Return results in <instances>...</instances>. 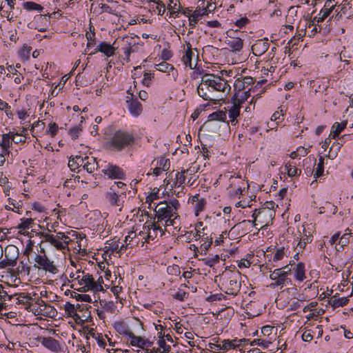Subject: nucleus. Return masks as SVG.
<instances>
[{
  "instance_id": "0e129e2a",
  "label": "nucleus",
  "mask_w": 353,
  "mask_h": 353,
  "mask_svg": "<svg viewBox=\"0 0 353 353\" xmlns=\"http://www.w3.org/2000/svg\"><path fill=\"white\" fill-rule=\"evenodd\" d=\"M17 114L21 121L26 120L30 116V112L26 109L18 110Z\"/></svg>"
},
{
  "instance_id": "6ab92c4d",
  "label": "nucleus",
  "mask_w": 353,
  "mask_h": 353,
  "mask_svg": "<svg viewBox=\"0 0 353 353\" xmlns=\"http://www.w3.org/2000/svg\"><path fill=\"white\" fill-rule=\"evenodd\" d=\"M41 343L46 348L54 352H58L61 349L60 343L52 337H43Z\"/></svg>"
},
{
  "instance_id": "2eb2a0df",
  "label": "nucleus",
  "mask_w": 353,
  "mask_h": 353,
  "mask_svg": "<svg viewBox=\"0 0 353 353\" xmlns=\"http://www.w3.org/2000/svg\"><path fill=\"white\" fill-rule=\"evenodd\" d=\"M336 3H333V0H327L325 3L324 7L314 18L317 23L323 22L332 12Z\"/></svg>"
},
{
  "instance_id": "f03ea898",
  "label": "nucleus",
  "mask_w": 353,
  "mask_h": 353,
  "mask_svg": "<svg viewBox=\"0 0 353 353\" xmlns=\"http://www.w3.org/2000/svg\"><path fill=\"white\" fill-rule=\"evenodd\" d=\"M180 206L179 201L175 198L160 201L154 208L157 223L164 221L165 227L173 226L176 229L179 228L181 221L177 211Z\"/></svg>"
},
{
  "instance_id": "864d4df0",
  "label": "nucleus",
  "mask_w": 353,
  "mask_h": 353,
  "mask_svg": "<svg viewBox=\"0 0 353 353\" xmlns=\"http://www.w3.org/2000/svg\"><path fill=\"white\" fill-rule=\"evenodd\" d=\"M204 264L208 267H213L214 265L219 263V255H214L212 257L207 258L203 259Z\"/></svg>"
},
{
  "instance_id": "bf43d9fd",
  "label": "nucleus",
  "mask_w": 353,
  "mask_h": 353,
  "mask_svg": "<svg viewBox=\"0 0 353 353\" xmlns=\"http://www.w3.org/2000/svg\"><path fill=\"white\" fill-rule=\"evenodd\" d=\"M154 78L153 74L150 72H145L142 80V83L148 87L150 85L152 79Z\"/></svg>"
},
{
  "instance_id": "473e14b6",
  "label": "nucleus",
  "mask_w": 353,
  "mask_h": 353,
  "mask_svg": "<svg viewBox=\"0 0 353 353\" xmlns=\"http://www.w3.org/2000/svg\"><path fill=\"white\" fill-rule=\"evenodd\" d=\"M157 334L159 338L157 341L159 349H160L163 353H168L171 350L170 345L166 344L165 339H164L163 334L161 332H158Z\"/></svg>"
},
{
  "instance_id": "ddd939ff",
  "label": "nucleus",
  "mask_w": 353,
  "mask_h": 353,
  "mask_svg": "<svg viewBox=\"0 0 353 353\" xmlns=\"http://www.w3.org/2000/svg\"><path fill=\"white\" fill-rule=\"evenodd\" d=\"M241 341L242 340L237 339H218L216 343H210V345L211 348H215L216 350L228 351L240 346Z\"/></svg>"
},
{
  "instance_id": "f8f14e48",
  "label": "nucleus",
  "mask_w": 353,
  "mask_h": 353,
  "mask_svg": "<svg viewBox=\"0 0 353 353\" xmlns=\"http://www.w3.org/2000/svg\"><path fill=\"white\" fill-rule=\"evenodd\" d=\"M237 30H229L227 35L230 38L225 43L230 48L231 51L234 53L240 52L243 47V40L240 37L236 36Z\"/></svg>"
},
{
  "instance_id": "a211bd4d",
  "label": "nucleus",
  "mask_w": 353,
  "mask_h": 353,
  "mask_svg": "<svg viewBox=\"0 0 353 353\" xmlns=\"http://www.w3.org/2000/svg\"><path fill=\"white\" fill-rule=\"evenodd\" d=\"M127 108L130 112V113L133 117H138L142 112V105L137 100V99H130L126 100Z\"/></svg>"
},
{
  "instance_id": "5fc2aeb1",
  "label": "nucleus",
  "mask_w": 353,
  "mask_h": 353,
  "mask_svg": "<svg viewBox=\"0 0 353 353\" xmlns=\"http://www.w3.org/2000/svg\"><path fill=\"white\" fill-rule=\"evenodd\" d=\"M270 344V342L261 339H254L251 343V345H259L263 348H268Z\"/></svg>"
},
{
  "instance_id": "a18cd8bd",
  "label": "nucleus",
  "mask_w": 353,
  "mask_h": 353,
  "mask_svg": "<svg viewBox=\"0 0 353 353\" xmlns=\"http://www.w3.org/2000/svg\"><path fill=\"white\" fill-rule=\"evenodd\" d=\"M103 310L107 312L114 313L116 309L114 303L112 301H103L100 302Z\"/></svg>"
},
{
  "instance_id": "72a5a7b5",
  "label": "nucleus",
  "mask_w": 353,
  "mask_h": 353,
  "mask_svg": "<svg viewBox=\"0 0 353 353\" xmlns=\"http://www.w3.org/2000/svg\"><path fill=\"white\" fill-rule=\"evenodd\" d=\"M23 8L28 11H37L41 12L43 7L33 1H26L23 3Z\"/></svg>"
},
{
  "instance_id": "b1692460",
  "label": "nucleus",
  "mask_w": 353,
  "mask_h": 353,
  "mask_svg": "<svg viewBox=\"0 0 353 353\" xmlns=\"http://www.w3.org/2000/svg\"><path fill=\"white\" fill-rule=\"evenodd\" d=\"M193 57H194V53L192 48V46L190 43H188L187 49L181 58V61L186 67H188L191 70L195 68V67H193V64L192 63Z\"/></svg>"
},
{
  "instance_id": "8fccbe9b",
  "label": "nucleus",
  "mask_w": 353,
  "mask_h": 353,
  "mask_svg": "<svg viewBox=\"0 0 353 353\" xmlns=\"http://www.w3.org/2000/svg\"><path fill=\"white\" fill-rule=\"evenodd\" d=\"M286 255V252L284 247H281L279 249H277L276 251L274 253L272 261L273 262H277L281 261L284 258Z\"/></svg>"
},
{
  "instance_id": "c85d7f7f",
  "label": "nucleus",
  "mask_w": 353,
  "mask_h": 353,
  "mask_svg": "<svg viewBox=\"0 0 353 353\" xmlns=\"http://www.w3.org/2000/svg\"><path fill=\"white\" fill-rule=\"evenodd\" d=\"M205 14H208L206 8L196 10L189 17V26L190 28H194L200 17Z\"/></svg>"
},
{
  "instance_id": "c756f323",
  "label": "nucleus",
  "mask_w": 353,
  "mask_h": 353,
  "mask_svg": "<svg viewBox=\"0 0 353 353\" xmlns=\"http://www.w3.org/2000/svg\"><path fill=\"white\" fill-rule=\"evenodd\" d=\"M339 6L341 7V10L338 14L340 17L345 16L346 17H350L353 15V9L347 1H344Z\"/></svg>"
},
{
  "instance_id": "09e8293b",
  "label": "nucleus",
  "mask_w": 353,
  "mask_h": 353,
  "mask_svg": "<svg viewBox=\"0 0 353 353\" xmlns=\"http://www.w3.org/2000/svg\"><path fill=\"white\" fill-rule=\"evenodd\" d=\"M206 203V200L203 198H201L199 201L196 202L194 205V212L196 216H198L201 212L204 210Z\"/></svg>"
},
{
  "instance_id": "69168bd1",
  "label": "nucleus",
  "mask_w": 353,
  "mask_h": 353,
  "mask_svg": "<svg viewBox=\"0 0 353 353\" xmlns=\"http://www.w3.org/2000/svg\"><path fill=\"white\" fill-rule=\"evenodd\" d=\"M205 240L204 242L201 244V249L203 251L206 252L210 248L212 243V239L211 238L210 239H208V237L207 236L205 238Z\"/></svg>"
},
{
  "instance_id": "79ce46f5",
  "label": "nucleus",
  "mask_w": 353,
  "mask_h": 353,
  "mask_svg": "<svg viewBox=\"0 0 353 353\" xmlns=\"http://www.w3.org/2000/svg\"><path fill=\"white\" fill-rule=\"evenodd\" d=\"M12 134L10 133L3 134L2 135L1 141H0V146H2V148H8L10 150V147L12 144V141L11 140Z\"/></svg>"
},
{
  "instance_id": "393cba45",
  "label": "nucleus",
  "mask_w": 353,
  "mask_h": 353,
  "mask_svg": "<svg viewBox=\"0 0 353 353\" xmlns=\"http://www.w3.org/2000/svg\"><path fill=\"white\" fill-rule=\"evenodd\" d=\"M101 52L107 57H110L114 54L115 48L109 43L102 41L98 45L97 49L95 50V52Z\"/></svg>"
},
{
  "instance_id": "f257e3e1",
  "label": "nucleus",
  "mask_w": 353,
  "mask_h": 353,
  "mask_svg": "<svg viewBox=\"0 0 353 353\" xmlns=\"http://www.w3.org/2000/svg\"><path fill=\"white\" fill-rule=\"evenodd\" d=\"M230 91L227 81L213 74H205L197 87L200 97L205 101H216L223 99Z\"/></svg>"
},
{
  "instance_id": "dca6fc26",
  "label": "nucleus",
  "mask_w": 353,
  "mask_h": 353,
  "mask_svg": "<svg viewBox=\"0 0 353 353\" xmlns=\"http://www.w3.org/2000/svg\"><path fill=\"white\" fill-rule=\"evenodd\" d=\"M264 214L265 216L269 215L270 216H272V212L270 210H260V209H255L253 212V214H252V217L253 219L252 221L250 220H243V221L240 222L236 225H244L246 226L248 225H252V227H254L256 225V221L259 217L261 216V215Z\"/></svg>"
},
{
  "instance_id": "4c0bfd02",
  "label": "nucleus",
  "mask_w": 353,
  "mask_h": 353,
  "mask_svg": "<svg viewBox=\"0 0 353 353\" xmlns=\"http://www.w3.org/2000/svg\"><path fill=\"white\" fill-rule=\"evenodd\" d=\"M26 132H27L26 128H23L22 130V132L21 134H19L17 132L14 133V132H10V133H11V134H12V136H10L11 140L14 143H20L25 142L26 138L25 135H23V133H26Z\"/></svg>"
},
{
  "instance_id": "a878e982",
  "label": "nucleus",
  "mask_w": 353,
  "mask_h": 353,
  "mask_svg": "<svg viewBox=\"0 0 353 353\" xmlns=\"http://www.w3.org/2000/svg\"><path fill=\"white\" fill-rule=\"evenodd\" d=\"M294 277L299 282L303 281L305 279V266L302 262L298 263L294 268Z\"/></svg>"
},
{
  "instance_id": "f704fd0d",
  "label": "nucleus",
  "mask_w": 353,
  "mask_h": 353,
  "mask_svg": "<svg viewBox=\"0 0 353 353\" xmlns=\"http://www.w3.org/2000/svg\"><path fill=\"white\" fill-rule=\"evenodd\" d=\"M285 170L289 176L293 177L298 176L301 173V170L296 168L295 163L288 162L285 164Z\"/></svg>"
},
{
  "instance_id": "4468645a",
  "label": "nucleus",
  "mask_w": 353,
  "mask_h": 353,
  "mask_svg": "<svg viewBox=\"0 0 353 353\" xmlns=\"http://www.w3.org/2000/svg\"><path fill=\"white\" fill-rule=\"evenodd\" d=\"M347 124V121H343L341 123L335 122L331 129L330 137L332 139H338L339 141V144H343L345 141V138L350 137V134H344L341 137H339L341 132L346 128Z\"/></svg>"
},
{
  "instance_id": "6e6552de",
  "label": "nucleus",
  "mask_w": 353,
  "mask_h": 353,
  "mask_svg": "<svg viewBox=\"0 0 353 353\" xmlns=\"http://www.w3.org/2000/svg\"><path fill=\"white\" fill-rule=\"evenodd\" d=\"M34 261L35 262L34 267L39 270H43L52 274L58 272V268L54 265V261L46 256L43 248H41L40 254H35Z\"/></svg>"
},
{
  "instance_id": "c9c22d12",
  "label": "nucleus",
  "mask_w": 353,
  "mask_h": 353,
  "mask_svg": "<svg viewBox=\"0 0 353 353\" xmlns=\"http://www.w3.org/2000/svg\"><path fill=\"white\" fill-rule=\"evenodd\" d=\"M227 115L225 112L223 111H216L212 112L208 116V122L213 121H225L226 119Z\"/></svg>"
},
{
  "instance_id": "9b49d317",
  "label": "nucleus",
  "mask_w": 353,
  "mask_h": 353,
  "mask_svg": "<svg viewBox=\"0 0 353 353\" xmlns=\"http://www.w3.org/2000/svg\"><path fill=\"white\" fill-rule=\"evenodd\" d=\"M126 197L125 192H116L114 186H112L110 191L107 192L106 199L112 206L119 207L121 210L124 200Z\"/></svg>"
},
{
  "instance_id": "9d476101",
  "label": "nucleus",
  "mask_w": 353,
  "mask_h": 353,
  "mask_svg": "<svg viewBox=\"0 0 353 353\" xmlns=\"http://www.w3.org/2000/svg\"><path fill=\"white\" fill-rule=\"evenodd\" d=\"M18 258V249L14 246H10L5 250V259L0 261V269L7 267H14L17 265Z\"/></svg>"
},
{
  "instance_id": "bb28decb",
  "label": "nucleus",
  "mask_w": 353,
  "mask_h": 353,
  "mask_svg": "<svg viewBox=\"0 0 353 353\" xmlns=\"http://www.w3.org/2000/svg\"><path fill=\"white\" fill-rule=\"evenodd\" d=\"M113 327L119 334L128 337L132 332L128 324L123 321H115L113 324Z\"/></svg>"
},
{
  "instance_id": "052dcab7",
  "label": "nucleus",
  "mask_w": 353,
  "mask_h": 353,
  "mask_svg": "<svg viewBox=\"0 0 353 353\" xmlns=\"http://www.w3.org/2000/svg\"><path fill=\"white\" fill-rule=\"evenodd\" d=\"M81 129L79 125H76L70 130V134L72 139H77L81 133Z\"/></svg>"
},
{
  "instance_id": "cd10ccee",
  "label": "nucleus",
  "mask_w": 353,
  "mask_h": 353,
  "mask_svg": "<svg viewBox=\"0 0 353 353\" xmlns=\"http://www.w3.org/2000/svg\"><path fill=\"white\" fill-rule=\"evenodd\" d=\"M98 168H101V165L99 162L96 161L94 157L85 156V162L83 164V168L86 170L88 173H92Z\"/></svg>"
},
{
  "instance_id": "412c9836",
  "label": "nucleus",
  "mask_w": 353,
  "mask_h": 353,
  "mask_svg": "<svg viewBox=\"0 0 353 353\" xmlns=\"http://www.w3.org/2000/svg\"><path fill=\"white\" fill-rule=\"evenodd\" d=\"M232 105L228 107V117L231 124L235 125L238 123L237 117L240 115L241 105L239 104L238 101L235 102L232 101Z\"/></svg>"
},
{
  "instance_id": "49530a36",
  "label": "nucleus",
  "mask_w": 353,
  "mask_h": 353,
  "mask_svg": "<svg viewBox=\"0 0 353 353\" xmlns=\"http://www.w3.org/2000/svg\"><path fill=\"white\" fill-rule=\"evenodd\" d=\"M0 110L4 111L6 116L9 118H11L13 117V113L11 110V106L8 103L3 101L1 98H0Z\"/></svg>"
},
{
  "instance_id": "338daca9",
  "label": "nucleus",
  "mask_w": 353,
  "mask_h": 353,
  "mask_svg": "<svg viewBox=\"0 0 353 353\" xmlns=\"http://www.w3.org/2000/svg\"><path fill=\"white\" fill-rule=\"evenodd\" d=\"M167 270L170 274L178 275L180 274V268L176 265L168 267Z\"/></svg>"
},
{
  "instance_id": "423d86ee",
  "label": "nucleus",
  "mask_w": 353,
  "mask_h": 353,
  "mask_svg": "<svg viewBox=\"0 0 353 353\" xmlns=\"http://www.w3.org/2000/svg\"><path fill=\"white\" fill-rule=\"evenodd\" d=\"M241 274L236 271L231 273L228 277L224 276L221 283V290L226 294L236 296L240 291Z\"/></svg>"
},
{
  "instance_id": "6e6d98bb",
  "label": "nucleus",
  "mask_w": 353,
  "mask_h": 353,
  "mask_svg": "<svg viewBox=\"0 0 353 353\" xmlns=\"http://www.w3.org/2000/svg\"><path fill=\"white\" fill-rule=\"evenodd\" d=\"M188 296V293L179 289L174 295L173 297L179 301H183Z\"/></svg>"
},
{
  "instance_id": "e2e57ef3",
  "label": "nucleus",
  "mask_w": 353,
  "mask_h": 353,
  "mask_svg": "<svg viewBox=\"0 0 353 353\" xmlns=\"http://www.w3.org/2000/svg\"><path fill=\"white\" fill-rule=\"evenodd\" d=\"M250 22V20L246 17H241L239 19H237L234 22V25L237 26L239 28H242L245 27L248 23Z\"/></svg>"
},
{
  "instance_id": "4d7b16f0",
  "label": "nucleus",
  "mask_w": 353,
  "mask_h": 353,
  "mask_svg": "<svg viewBox=\"0 0 353 353\" xmlns=\"http://www.w3.org/2000/svg\"><path fill=\"white\" fill-rule=\"evenodd\" d=\"M123 53L125 56V59L127 61H130V54L134 52L135 50L133 48V47L131 46V43L128 42V46L123 48Z\"/></svg>"
},
{
  "instance_id": "37998d69",
  "label": "nucleus",
  "mask_w": 353,
  "mask_h": 353,
  "mask_svg": "<svg viewBox=\"0 0 353 353\" xmlns=\"http://www.w3.org/2000/svg\"><path fill=\"white\" fill-rule=\"evenodd\" d=\"M33 219L32 218H23L21 223L17 226V228L21 230H26L32 228Z\"/></svg>"
},
{
  "instance_id": "3c124183",
  "label": "nucleus",
  "mask_w": 353,
  "mask_h": 353,
  "mask_svg": "<svg viewBox=\"0 0 353 353\" xmlns=\"http://www.w3.org/2000/svg\"><path fill=\"white\" fill-rule=\"evenodd\" d=\"M159 190L157 188H154L153 190L146 197V203H149V205L151 206L152 203L158 199H159Z\"/></svg>"
},
{
  "instance_id": "c03bdc74",
  "label": "nucleus",
  "mask_w": 353,
  "mask_h": 353,
  "mask_svg": "<svg viewBox=\"0 0 353 353\" xmlns=\"http://www.w3.org/2000/svg\"><path fill=\"white\" fill-rule=\"evenodd\" d=\"M65 311L70 315L73 316L76 320L81 319L80 314H77V309L74 304L67 302L64 305Z\"/></svg>"
},
{
  "instance_id": "ea45409f",
  "label": "nucleus",
  "mask_w": 353,
  "mask_h": 353,
  "mask_svg": "<svg viewBox=\"0 0 353 353\" xmlns=\"http://www.w3.org/2000/svg\"><path fill=\"white\" fill-rule=\"evenodd\" d=\"M72 298L76 299L77 301L91 303L92 298L90 295L85 294H79L77 292H72L71 293Z\"/></svg>"
},
{
  "instance_id": "774afa93",
  "label": "nucleus",
  "mask_w": 353,
  "mask_h": 353,
  "mask_svg": "<svg viewBox=\"0 0 353 353\" xmlns=\"http://www.w3.org/2000/svg\"><path fill=\"white\" fill-rule=\"evenodd\" d=\"M68 167L72 171H75L79 168L78 163L74 160V157H70L68 161Z\"/></svg>"
},
{
  "instance_id": "f3484780",
  "label": "nucleus",
  "mask_w": 353,
  "mask_h": 353,
  "mask_svg": "<svg viewBox=\"0 0 353 353\" xmlns=\"http://www.w3.org/2000/svg\"><path fill=\"white\" fill-rule=\"evenodd\" d=\"M269 47L268 39H259L252 46V51L255 56H261L268 50Z\"/></svg>"
},
{
  "instance_id": "2f4dec72",
  "label": "nucleus",
  "mask_w": 353,
  "mask_h": 353,
  "mask_svg": "<svg viewBox=\"0 0 353 353\" xmlns=\"http://www.w3.org/2000/svg\"><path fill=\"white\" fill-rule=\"evenodd\" d=\"M190 172V174L194 172V170H191V169H188L183 170L181 172H177L175 176V181L174 183V187L180 188L183 185V184L185 181V173Z\"/></svg>"
},
{
  "instance_id": "aec40b11",
  "label": "nucleus",
  "mask_w": 353,
  "mask_h": 353,
  "mask_svg": "<svg viewBox=\"0 0 353 353\" xmlns=\"http://www.w3.org/2000/svg\"><path fill=\"white\" fill-rule=\"evenodd\" d=\"M129 339H130V344L132 346L145 349L149 348L152 345V342L145 340L141 336H135L133 332L129 336Z\"/></svg>"
},
{
  "instance_id": "1a4fd4ad",
  "label": "nucleus",
  "mask_w": 353,
  "mask_h": 353,
  "mask_svg": "<svg viewBox=\"0 0 353 353\" xmlns=\"http://www.w3.org/2000/svg\"><path fill=\"white\" fill-rule=\"evenodd\" d=\"M101 172L109 179H123L125 172L119 166L110 163L103 162L101 164Z\"/></svg>"
},
{
  "instance_id": "13d9d810",
  "label": "nucleus",
  "mask_w": 353,
  "mask_h": 353,
  "mask_svg": "<svg viewBox=\"0 0 353 353\" xmlns=\"http://www.w3.org/2000/svg\"><path fill=\"white\" fill-rule=\"evenodd\" d=\"M248 257L251 258L252 256L250 254H248V257L246 259H241L238 262V267L239 268H241H241H249L250 266L251 262L248 259Z\"/></svg>"
},
{
  "instance_id": "a19ab883",
  "label": "nucleus",
  "mask_w": 353,
  "mask_h": 353,
  "mask_svg": "<svg viewBox=\"0 0 353 353\" xmlns=\"http://www.w3.org/2000/svg\"><path fill=\"white\" fill-rule=\"evenodd\" d=\"M324 160L325 157L323 156H321L319 159V163L317 164V166L316 168L315 172L314 173V177L315 179H317L322 176L323 171H324Z\"/></svg>"
},
{
  "instance_id": "603ef678",
  "label": "nucleus",
  "mask_w": 353,
  "mask_h": 353,
  "mask_svg": "<svg viewBox=\"0 0 353 353\" xmlns=\"http://www.w3.org/2000/svg\"><path fill=\"white\" fill-rule=\"evenodd\" d=\"M170 161L168 159L161 157L157 160L156 165L160 168L162 170L166 171L170 168Z\"/></svg>"
},
{
  "instance_id": "4be33fe9",
  "label": "nucleus",
  "mask_w": 353,
  "mask_h": 353,
  "mask_svg": "<svg viewBox=\"0 0 353 353\" xmlns=\"http://www.w3.org/2000/svg\"><path fill=\"white\" fill-rule=\"evenodd\" d=\"M158 223H152L150 225L148 226V236L146 241L154 240L156 237H157L158 234L162 236L164 234V231L161 226H159Z\"/></svg>"
},
{
  "instance_id": "7c9ffc66",
  "label": "nucleus",
  "mask_w": 353,
  "mask_h": 353,
  "mask_svg": "<svg viewBox=\"0 0 353 353\" xmlns=\"http://www.w3.org/2000/svg\"><path fill=\"white\" fill-rule=\"evenodd\" d=\"M74 307L77 309V314L82 312L81 315V319H80L81 321H84L90 316V312L88 311L87 305L77 303L74 305Z\"/></svg>"
},
{
  "instance_id": "de8ad7c7",
  "label": "nucleus",
  "mask_w": 353,
  "mask_h": 353,
  "mask_svg": "<svg viewBox=\"0 0 353 353\" xmlns=\"http://www.w3.org/2000/svg\"><path fill=\"white\" fill-rule=\"evenodd\" d=\"M92 336L96 340L99 347L103 348L105 347L106 344L105 337L107 338L106 336H103L102 334L99 332H94L92 334Z\"/></svg>"
},
{
  "instance_id": "0eeeda50",
  "label": "nucleus",
  "mask_w": 353,
  "mask_h": 353,
  "mask_svg": "<svg viewBox=\"0 0 353 353\" xmlns=\"http://www.w3.org/2000/svg\"><path fill=\"white\" fill-rule=\"evenodd\" d=\"M71 278L74 279L73 282L77 279L78 283L82 285L81 288L77 289L80 292L92 291L94 292H101L103 290V285L99 283H95L92 275L89 274H85L82 272V275H78L77 278L74 277V274L70 276ZM77 290V288H75Z\"/></svg>"
},
{
  "instance_id": "58836bf2",
  "label": "nucleus",
  "mask_w": 353,
  "mask_h": 353,
  "mask_svg": "<svg viewBox=\"0 0 353 353\" xmlns=\"http://www.w3.org/2000/svg\"><path fill=\"white\" fill-rule=\"evenodd\" d=\"M349 299L347 297H339L335 296L331 299L330 303L334 307H342L347 303Z\"/></svg>"
},
{
  "instance_id": "20e7f679",
  "label": "nucleus",
  "mask_w": 353,
  "mask_h": 353,
  "mask_svg": "<svg viewBox=\"0 0 353 353\" xmlns=\"http://www.w3.org/2000/svg\"><path fill=\"white\" fill-rule=\"evenodd\" d=\"M266 269L270 270L268 266ZM270 279L272 281L269 285L272 289L279 288L281 290L284 286L292 285V281L290 277L291 274V268L288 265H285L282 268H276L273 271L270 270Z\"/></svg>"
},
{
  "instance_id": "39448f33",
  "label": "nucleus",
  "mask_w": 353,
  "mask_h": 353,
  "mask_svg": "<svg viewBox=\"0 0 353 353\" xmlns=\"http://www.w3.org/2000/svg\"><path fill=\"white\" fill-rule=\"evenodd\" d=\"M41 236L43 238L41 243H49L58 250L67 249L71 241L70 238L62 232H56L55 234L43 232L41 233Z\"/></svg>"
},
{
  "instance_id": "e433bc0d",
  "label": "nucleus",
  "mask_w": 353,
  "mask_h": 353,
  "mask_svg": "<svg viewBox=\"0 0 353 353\" xmlns=\"http://www.w3.org/2000/svg\"><path fill=\"white\" fill-rule=\"evenodd\" d=\"M250 90L242 92L241 94L236 93L232 98V101L239 102V104L241 105L248 99L250 97Z\"/></svg>"
},
{
  "instance_id": "5701e85b",
  "label": "nucleus",
  "mask_w": 353,
  "mask_h": 353,
  "mask_svg": "<svg viewBox=\"0 0 353 353\" xmlns=\"http://www.w3.org/2000/svg\"><path fill=\"white\" fill-rule=\"evenodd\" d=\"M154 68L157 70H159L160 72H172V77H173L174 80L176 81L178 77V72L174 68V66L165 61H163L160 63L155 64Z\"/></svg>"
},
{
  "instance_id": "7ed1b4c3",
  "label": "nucleus",
  "mask_w": 353,
  "mask_h": 353,
  "mask_svg": "<svg viewBox=\"0 0 353 353\" xmlns=\"http://www.w3.org/2000/svg\"><path fill=\"white\" fill-rule=\"evenodd\" d=\"M136 138L133 132L119 130L107 142L108 146L112 150L121 152L131 148L135 143Z\"/></svg>"
},
{
  "instance_id": "680f3d73",
  "label": "nucleus",
  "mask_w": 353,
  "mask_h": 353,
  "mask_svg": "<svg viewBox=\"0 0 353 353\" xmlns=\"http://www.w3.org/2000/svg\"><path fill=\"white\" fill-rule=\"evenodd\" d=\"M58 125L55 123H50L48 125V130H47V133L50 134L52 137H54L58 132Z\"/></svg>"
}]
</instances>
